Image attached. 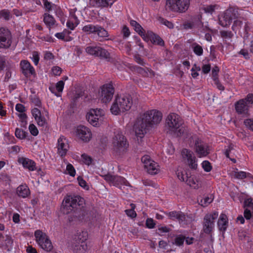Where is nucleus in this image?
<instances>
[{
  "instance_id": "nucleus-1",
  "label": "nucleus",
  "mask_w": 253,
  "mask_h": 253,
  "mask_svg": "<svg viewBox=\"0 0 253 253\" xmlns=\"http://www.w3.org/2000/svg\"><path fill=\"white\" fill-rule=\"evenodd\" d=\"M162 117V113L156 109L148 110L140 115L133 127L136 136L142 138L147 131L161 122Z\"/></svg>"
},
{
  "instance_id": "nucleus-2",
  "label": "nucleus",
  "mask_w": 253,
  "mask_h": 253,
  "mask_svg": "<svg viewBox=\"0 0 253 253\" xmlns=\"http://www.w3.org/2000/svg\"><path fill=\"white\" fill-rule=\"evenodd\" d=\"M184 120L178 114L171 113L169 114L165 120V129L167 132L177 136H185L189 133L188 127L183 126Z\"/></svg>"
},
{
  "instance_id": "nucleus-3",
  "label": "nucleus",
  "mask_w": 253,
  "mask_h": 253,
  "mask_svg": "<svg viewBox=\"0 0 253 253\" xmlns=\"http://www.w3.org/2000/svg\"><path fill=\"white\" fill-rule=\"evenodd\" d=\"M84 200L79 195H67L62 202L61 211L64 214H69L77 211L84 204Z\"/></svg>"
},
{
  "instance_id": "nucleus-4",
  "label": "nucleus",
  "mask_w": 253,
  "mask_h": 253,
  "mask_svg": "<svg viewBox=\"0 0 253 253\" xmlns=\"http://www.w3.org/2000/svg\"><path fill=\"white\" fill-rule=\"evenodd\" d=\"M132 104L131 97L129 96L116 97L110 111L113 114L118 115L120 112H124L129 110Z\"/></svg>"
},
{
  "instance_id": "nucleus-5",
  "label": "nucleus",
  "mask_w": 253,
  "mask_h": 253,
  "mask_svg": "<svg viewBox=\"0 0 253 253\" xmlns=\"http://www.w3.org/2000/svg\"><path fill=\"white\" fill-rule=\"evenodd\" d=\"M239 16L238 8L235 6H229L219 17V24L222 27H226L230 25L232 20L237 19Z\"/></svg>"
},
{
  "instance_id": "nucleus-6",
  "label": "nucleus",
  "mask_w": 253,
  "mask_h": 253,
  "mask_svg": "<svg viewBox=\"0 0 253 253\" xmlns=\"http://www.w3.org/2000/svg\"><path fill=\"white\" fill-rule=\"evenodd\" d=\"M115 134L112 142L114 151L119 154L124 153L128 147V142L121 132L117 131Z\"/></svg>"
},
{
  "instance_id": "nucleus-7",
  "label": "nucleus",
  "mask_w": 253,
  "mask_h": 253,
  "mask_svg": "<svg viewBox=\"0 0 253 253\" xmlns=\"http://www.w3.org/2000/svg\"><path fill=\"white\" fill-rule=\"evenodd\" d=\"M34 235L36 242L42 249L46 252H50L53 249L52 243L45 233L37 230L35 232Z\"/></svg>"
},
{
  "instance_id": "nucleus-8",
  "label": "nucleus",
  "mask_w": 253,
  "mask_h": 253,
  "mask_svg": "<svg viewBox=\"0 0 253 253\" xmlns=\"http://www.w3.org/2000/svg\"><path fill=\"white\" fill-rule=\"evenodd\" d=\"M104 112L101 109H92L86 115L88 123L94 126L100 125L104 120Z\"/></svg>"
},
{
  "instance_id": "nucleus-9",
  "label": "nucleus",
  "mask_w": 253,
  "mask_h": 253,
  "mask_svg": "<svg viewBox=\"0 0 253 253\" xmlns=\"http://www.w3.org/2000/svg\"><path fill=\"white\" fill-rule=\"evenodd\" d=\"M190 0H167V6L171 10L184 12L188 9Z\"/></svg>"
},
{
  "instance_id": "nucleus-10",
  "label": "nucleus",
  "mask_w": 253,
  "mask_h": 253,
  "mask_svg": "<svg viewBox=\"0 0 253 253\" xmlns=\"http://www.w3.org/2000/svg\"><path fill=\"white\" fill-rule=\"evenodd\" d=\"M11 31L6 27H0V49H7L12 43Z\"/></svg>"
},
{
  "instance_id": "nucleus-11",
  "label": "nucleus",
  "mask_w": 253,
  "mask_h": 253,
  "mask_svg": "<svg viewBox=\"0 0 253 253\" xmlns=\"http://www.w3.org/2000/svg\"><path fill=\"white\" fill-rule=\"evenodd\" d=\"M114 92L115 88L111 83L105 84L100 87L99 98L103 103L109 102L112 99Z\"/></svg>"
},
{
  "instance_id": "nucleus-12",
  "label": "nucleus",
  "mask_w": 253,
  "mask_h": 253,
  "mask_svg": "<svg viewBox=\"0 0 253 253\" xmlns=\"http://www.w3.org/2000/svg\"><path fill=\"white\" fill-rule=\"evenodd\" d=\"M182 161L188 165L191 169H196L198 165L196 157L191 150L184 148L181 152Z\"/></svg>"
},
{
  "instance_id": "nucleus-13",
  "label": "nucleus",
  "mask_w": 253,
  "mask_h": 253,
  "mask_svg": "<svg viewBox=\"0 0 253 253\" xmlns=\"http://www.w3.org/2000/svg\"><path fill=\"white\" fill-rule=\"evenodd\" d=\"M141 161L147 171L152 175L158 173L160 171L158 164L152 160L148 155H145L141 158Z\"/></svg>"
},
{
  "instance_id": "nucleus-14",
  "label": "nucleus",
  "mask_w": 253,
  "mask_h": 253,
  "mask_svg": "<svg viewBox=\"0 0 253 253\" xmlns=\"http://www.w3.org/2000/svg\"><path fill=\"white\" fill-rule=\"evenodd\" d=\"M86 52L95 57H99L107 60L111 59L110 53L105 49L98 46H88L85 48Z\"/></svg>"
},
{
  "instance_id": "nucleus-15",
  "label": "nucleus",
  "mask_w": 253,
  "mask_h": 253,
  "mask_svg": "<svg viewBox=\"0 0 253 253\" xmlns=\"http://www.w3.org/2000/svg\"><path fill=\"white\" fill-rule=\"evenodd\" d=\"M218 215V213L217 211L206 214L203 221V230L205 233H211L214 226V221Z\"/></svg>"
},
{
  "instance_id": "nucleus-16",
  "label": "nucleus",
  "mask_w": 253,
  "mask_h": 253,
  "mask_svg": "<svg viewBox=\"0 0 253 253\" xmlns=\"http://www.w3.org/2000/svg\"><path fill=\"white\" fill-rule=\"evenodd\" d=\"M165 214L172 220H177L180 224L186 225L188 224L189 217L188 215L185 214L181 211H165Z\"/></svg>"
},
{
  "instance_id": "nucleus-17",
  "label": "nucleus",
  "mask_w": 253,
  "mask_h": 253,
  "mask_svg": "<svg viewBox=\"0 0 253 253\" xmlns=\"http://www.w3.org/2000/svg\"><path fill=\"white\" fill-rule=\"evenodd\" d=\"M195 150L197 155L200 158L205 157L210 153L209 146L199 138L195 140Z\"/></svg>"
},
{
  "instance_id": "nucleus-18",
  "label": "nucleus",
  "mask_w": 253,
  "mask_h": 253,
  "mask_svg": "<svg viewBox=\"0 0 253 253\" xmlns=\"http://www.w3.org/2000/svg\"><path fill=\"white\" fill-rule=\"evenodd\" d=\"M101 176L110 185L119 186L120 185H127L128 182L123 177L118 175H114L110 173L102 175Z\"/></svg>"
},
{
  "instance_id": "nucleus-19",
  "label": "nucleus",
  "mask_w": 253,
  "mask_h": 253,
  "mask_svg": "<svg viewBox=\"0 0 253 253\" xmlns=\"http://www.w3.org/2000/svg\"><path fill=\"white\" fill-rule=\"evenodd\" d=\"M77 136L84 142H89L92 138L91 130L84 126H78L76 130Z\"/></svg>"
},
{
  "instance_id": "nucleus-20",
  "label": "nucleus",
  "mask_w": 253,
  "mask_h": 253,
  "mask_svg": "<svg viewBox=\"0 0 253 253\" xmlns=\"http://www.w3.org/2000/svg\"><path fill=\"white\" fill-rule=\"evenodd\" d=\"M57 148L59 155L62 157L66 156L69 148V145L68 140L64 136L61 135L58 139Z\"/></svg>"
},
{
  "instance_id": "nucleus-21",
  "label": "nucleus",
  "mask_w": 253,
  "mask_h": 253,
  "mask_svg": "<svg viewBox=\"0 0 253 253\" xmlns=\"http://www.w3.org/2000/svg\"><path fill=\"white\" fill-rule=\"evenodd\" d=\"M20 65L22 74L26 78H29L32 75H36V72L34 67L27 60H21L20 62Z\"/></svg>"
},
{
  "instance_id": "nucleus-22",
  "label": "nucleus",
  "mask_w": 253,
  "mask_h": 253,
  "mask_svg": "<svg viewBox=\"0 0 253 253\" xmlns=\"http://www.w3.org/2000/svg\"><path fill=\"white\" fill-rule=\"evenodd\" d=\"M143 39L146 42L150 41L153 44L160 46H163L165 45V42L163 40L151 31H148L143 38Z\"/></svg>"
},
{
  "instance_id": "nucleus-23",
  "label": "nucleus",
  "mask_w": 253,
  "mask_h": 253,
  "mask_svg": "<svg viewBox=\"0 0 253 253\" xmlns=\"http://www.w3.org/2000/svg\"><path fill=\"white\" fill-rule=\"evenodd\" d=\"M250 107L245 98L239 100L235 104L236 111L239 114L247 115Z\"/></svg>"
},
{
  "instance_id": "nucleus-24",
  "label": "nucleus",
  "mask_w": 253,
  "mask_h": 253,
  "mask_svg": "<svg viewBox=\"0 0 253 253\" xmlns=\"http://www.w3.org/2000/svg\"><path fill=\"white\" fill-rule=\"evenodd\" d=\"M86 238L85 237L83 239L80 238L77 240L73 248V252L74 253H85L87 246L86 243Z\"/></svg>"
},
{
  "instance_id": "nucleus-25",
  "label": "nucleus",
  "mask_w": 253,
  "mask_h": 253,
  "mask_svg": "<svg viewBox=\"0 0 253 253\" xmlns=\"http://www.w3.org/2000/svg\"><path fill=\"white\" fill-rule=\"evenodd\" d=\"M18 162L22 164L24 168L28 169L30 171H34L36 169V163L28 158H20L18 159Z\"/></svg>"
},
{
  "instance_id": "nucleus-26",
  "label": "nucleus",
  "mask_w": 253,
  "mask_h": 253,
  "mask_svg": "<svg viewBox=\"0 0 253 253\" xmlns=\"http://www.w3.org/2000/svg\"><path fill=\"white\" fill-rule=\"evenodd\" d=\"M185 182L191 188L198 189L201 187V182L199 179L195 175H189L185 181Z\"/></svg>"
},
{
  "instance_id": "nucleus-27",
  "label": "nucleus",
  "mask_w": 253,
  "mask_h": 253,
  "mask_svg": "<svg viewBox=\"0 0 253 253\" xmlns=\"http://www.w3.org/2000/svg\"><path fill=\"white\" fill-rule=\"evenodd\" d=\"M16 193L20 197L25 198L30 195V190L26 184H21L16 189Z\"/></svg>"
},
{
  "instance_id": "nucleus-28",
  "label": "nucleus",
  "mask_w": 253,
  "mask_h": 253,
  "mask_svg": "<svg viewBox=\"0 0 253 253\" xmlns=\"http://www.w3.org/2000/svg\"><path fill=\"white\" fill-rule=\"evenodd\" d=\"M228 224V219L225 213H221L217 222V225L219 230L225 232L227 229Z\"/></svg>"
},
{
  "instance_id": "nucleus-29",
  "label": "nucleus",
  "mask_w": 253,
  "mask_h": 253,
  "mask_svg": "<svg viewBox=\"0 0 253 253\" xmlns=\"http://www.w3.org/2000/svg\"><path fill=\"white\" fill-rule=\"evenodd\" d=\"M64 82L63 81H60L57 82L55 85V87L51 86H49V90L56 96L59 97L61 96L60 93L62 92L64 86Z\"/></svg>"
},
{
  "instance_id": "nucleus-30",
  "label": "nucleus",
  "mask_w": 253,
  "mask_h": 253,
  "mask_svg": "<svg viewBox=\"0 0 253 253\" xmlns=\"http://www.w3.org/2000/svg\"><path fill=\"white\" fill-rule=\"evenodd\" d=\"M43 21L49 30L54 27L56 22L55 18L48 13L43 15Z\"/></svg>"
},
{
  "instance_id": "nucleus-31",
  "label": "nucleus",
  "mask_w": 253,
  "mask_h": 253,
  "mask_svg": "<svg viewBox=\"0 0 253 253\" xmlns=\"http://www.w3.org/2000/svg\"><path fill=\"white\" fill-rule=\"evenodd\" d=\"M115 0H109L108 1L107 0H90V4L94 7H107L109 4H112Z\"/></svg>"
},
{
  "instance_id": "nucleus-32",
  "label": "nucleus",
  "mask_w": 253,
  "mask_h": 253,
  "mask_svg": "<svg viewBox=\"0 0 253 253\" xmlns=\"http://www.w3.org/2000/svg\"><path fill=\"white\" fill-rule=\"evenodd\" d=\"M135 71L145 77H152L155 76V73L151 69L148 68H143L139 66L134 68Z\"/></svg>"
},
{
  "instance_id": "nucleus-33",
  "label": "nucleus",
  "mask_w": 253,
  "mask_h": 253,
  "mask_svg": "<svg viewBox=\"0 0 253 253\" xmlns=\"http://www.w3.org/2000/svg\"><path fill=\"white\" fill-rule=\"evenodd\" d=\"M79 24V20L75 14L70 15L67 22V27L71 30H74Z\"/></svg>"
},
{
  "instance_id": "nucleus-34",
  "label": "nucleus",
  "mask_w": 253,
  "mask_h": 253,
  "mask_svg": "<svg viewBox=\"0 0 253 253\" xmlns=\"http://www.w3.org/2000/svg\"><path fill=\"white\" fill-rule=\"evenodd\" d=\"M130 24L134 28V30L143 38L146 33L142 26L135 20H131Z\"/></svg>"
},
{
  "instance_id": "nucleus-35",
  "label": "nucleus",
  "mask_w": 253,
  "mask_h": 253,
  "mask_svg": "<svg viewBox=\"0 0 253 253\" xmlns=\"http://www.w3.org/2000/svg\"><path fill=\"white\" fill-rule=\"evenodd\" d=\"M98 25L88 24L84 26L82 30L87 34H95L96 29Z\"/></svg>"
},
{
  "instance_id": "nucleus-36",
  "label": "nucleus",
  "mask_w": 253,
  "mask_h": 253,
  "mask_svg": "<svg viewBox=\"0 0 253 253\" xmlns=\"http://www.w3.org/2000/svg\"><path fill=\"white\" fill-rule=\"evenodd\" d=\"M176 175L178 178L181 181L185 182L186 180L189 176L186 170L182 168H178L176 171Z\"/></svg>"
},
{
  "instance_id": "nucleus-37",
  "label": "nucleus",
  "mask_w": 253,
  "mask_h": 253,
  "mask_svg": "<svg viewBox=\"0 0 253 253\" xmlns=\"http://www.w3.org/2000/svg\"><path fill=\"white\" fill-rule=\"evenodd\" d=\"M75 214V216L77 217L79 220L84 219L85 216L87 214V211L84 207V205L78 209L77 211H74Z\"/></svg>"
},
{
  "instance_id": "nucleus-38",
  "label": "nucleus",
  "mask_w": 253,
  "mask_h": 253,
  "mask_svg": "<svg viewBox=\"0 0 253 253\" xmlns=\"http://www.w3.org/2000/svg\"><path fill=\"white\" fill-rule=\"evenodd\" d=\"M191 48L195 54L201 56L203 53L202 47L197 42H193L191 45Z\"/></svg>"
},
{
  "instance_id": "nucleus-39",
  "label": "nucleus",
  "mask_w": 253,
  "mask_h": 253,
  "mask_svg": "<svg viewBox=\"0 0 253 253\" xmlns=\"http://www.w3.org/2000/svg\"><path fill=\"white\" fill-rule=\"evenodd\" d=\"M100 38H105L109 37V34L107 30L100 25H98L95 34Z\"/></svg>"
},
{
  "instance_id": "nucleus-40",
  "label": "nucleus",
  "mask_w": 253,
  "mask_h": 253,
  "mask_svg": "<svg viewBox=\"0 0 253 253\" xmlns=\"http://www.w3.org/2000/svg\"><path fill=\"white\" fill-rule=\"evenodd\" d=\"M130 206L131 209L126 210L125 211L128 216H129L131 218H134L137 215L136 212L134 211V209L136 207L135 205L134 204H131Z\"/></svg>"
},
{
  "instance_id": "nucleus-41",
  "label": "nucleus",
  "mask_w": 253,
  "mask_h": 253,
  "mask_svg": "<svg viewBox=\"0 0 253 253\" xmlns=\"http://www.w3.org/2000/svg\"><path fill=\"white\" fill-rule=\"evenodd\" d=\"M213 199V198L212 195H211L210 197H206L201 200L199 204L203 207H207L212 202Z\"/></svg>"
},
{
  "instance_id": "nucleus-42",
  "label": "nucleus",
  "mask_w": 253,
  "mask_h": 253,
  "mask_svg": "<svg viewBox=\"0 0 253 253\" xmlns=\"http://www.w3.org/2000/svg\"><path fill=\"white\" fill-rule=\"evenodd\" d=\"M185 240V237L182 235L176 236L174 239V244L177 246H181L183 245Z\"/></svg>"
},
{
  "instance_id": "nucleus-43",
  "label": "nucleus",
  "mask_w": 253,
  "mask_h": 253,
  "mask_svg": "<svg viewBox=\"0 0 253 253\" xmlns=\"http://www.w3.org/2000/svg\"><path fill=\"white\" fill-rule=\"evenodd\" d=\"M10 12L8 9H2L0 10V19L3 18L4 20L7 21L10 19Z\"/></svg>"
},
{
  "instance_id": "nucleus-44",
  "label": "nucleus",
  "mask_w": 253,
  "mask_h": 253,
  "mask_svg": "<svg viewBox=\"0 0 253 253\" xmlns=\"http://www.w3.org/2000/svg\"><path fill=\"white\" fill-rule=\"evenodd\" d=\"M218 7L219 6L217 4H211L206 6L203 9L205 12L212 14Z\"/></svg>"
},
{
  "instance_id": "nucleus-45",
  "label": "nucleus",
  "mask_w": 253,
  "mask_h": 253,
  "mask_svg": "<svg viewBox=\"0 0 253 253\" xmlns=\"http://www.w3.org/2000/svg\"><path fill=\"white\" fill-rule=\"evenodd\" d=\"M220 34L221 38L225 40L230 39L233 36V34L232 32L229 31H221L220 32Z\"/></svg>"
},
{
  "instance_id": "nucleus-46",
  "label": "nucleus",
  "mask_w": 253,
  "mask_h": 253,
  "mask_svg": "<svg viewBox=\"0 0 253 253\" xmlns=\"http://www.w3.org/2000/svg\"><path fill=\"white\" fill-rule=\"evenodd\" d=\"M42 0L44 5V7L45 8V10L48 12L52 11L53 9V6H55L56 5L48 1L47 0Z\"/></svg>"
},
{
  "instance_id": "nucleus-47",
  "label": "nucleus",
  "mask_w": 253,
  "mask_h": 253,
  "mask_svg": "<svg viewBox=\"0 0 253 253\" xmlns=\"http://www.w3.org/2000/svg\"><path fill=\"white\" fill-rule=\"evenodd\" d=\"M27 132L23 130L17 128H16L15 134L16 137L19 139H24L26 137Z\"/></svg>"
},
{
  "instance_id": "nucleus-48",
  "label": "nucleus",
  "mask_w": 253,
  "mask_h": 253,
  "mask_svg": "<svg viewBox=\"0 0 253 253\" xmlns=\"http://www.w3.org/2000/svg\"><path fill=\"white\" fill-rule=\"evenodd\" d=\"M243 22L240 19H237L234 21V23L232 26V29L234 31L239 30L242 27Z\"/></svg>"
},
{
  "instance_id": "nucleus-49",
  "label": "nucleus",
  "mask_w": 253,
  "mask_h": 253,
  "mask_svg": "<svg viewBox=\"0 0 253 253\" xmlns=\"http://www.w3.org/2000/svg\"><path fill=\"white\" fill-rule=\"evenodd\" d=\"M39 126H44L46 124V120L44 116H40L35 119Z\"/></svg>"
},
{
  "instance_id": "nucleus-50",
  "label": "nucleus",
  "mask_w": 253,
  "mask_h": 253,
  "mask_svg": "<svg viewBox=\"0 0 253 253\" xmlns=\"http://www.w3.org/2000/svg\"><path fill=\"white\" fill-rule=\"evenodd\" d=\"M52 10H54L55 15L59 18H62L64 15V13L61 8L57 5L53 6V9Z\"/></svg>"
},
{
  "instance_id": "nucleus-51",
  "label": "nucleus",
  "mask_w": 253,
  "mask_h": 253,
  "mask_svg": "<svg viewBox=\"0 0 253 253\" xmlns=\"http://www.w3.org/2000/svg\"><path fill=\"white\" fill-rule=\"evenodd\" d=\"M81 157L83 160V162L84 164L87 165H89L92 162V158L88 155L85 154L82 155Z\"/></svg>"
},
{
  "instance_id": "nucleus-52",
  "label": "nucleus",
  "mask_w": 253,
  "mask_h": 253,
  "mask_svg": "<svg viewBox=\"0 0 253 253\" xmlns=\"http://www.w3.org/2000/svg\"><path fill=\"white\" fill-rule=\"evenodd\" d=\"M202 165L203 169L206 172H210L212 169L211 163L208 161H203Z\"/></svg>"
},
{
  "instance_id": "nucleus-53",
  "label": "nucleus",
  "mask_w": 253,
  "mask_h": 253,
  "mask_svg": "<svg viewBox=\"0 0 253 253\" xmlns=\"http://www.w3.org/2000/svg\"><path fill=\"white\" fill-rule=\"evenodd\" d=\"M66 170L68 173L72 176H74L76 174V170L73 165L71 164H68L67 165Z\"/></svg>"
},
{
  "instance_id": "nucleus-54",
  "label": "nucleus",
  "mask_w": 253,
  "mask_h": 253,
  "mask_svg": "<svg viewBox=\"0 0 253 253\" xmlns=\"http://www.w3.org/2000/svg\"><path fill=\"white\" fill-rule=\"evenodd\" d=\"M121 34L123 35L124 38H126L129 36L130 32L129 28L126 25L123 26L121 31Z\"/></svg>"
},
{
  "instance_id": "nucleus-55",
  "label": "nucleus",
  "mask_w": 253,
  "mask_h": 253,
  "mask_svg": "<svg viewBox=\"0 0 253 253\" xmlns=\"http://www.w3.org/2000/svg\"><path fill=\"white\" fill-rule=\"evenodd\" d=\"M219 68L217 66H214L211 71V78L213 80L218 79Z\"/></svg>"
},
{
  "instance_id": "nucleus-56",
  "label": "nucleus",
  "mask_w": 253,
  "mask_h": 253,
  "mask_svg": "<svg viewBox=\"0 0 253 253\" xmlns=\"http://www.w3.org/2000/svg\"><path fill=\"white\" fill-rule=\"evenodd\" d=\"M157 230L158 231V234L162 235V233H168L170 231V229L166 226H159Z\"/></svg>"
},
{
  "instance_id": "nucleus-57",
  "label": "nucleus",
  "mask_w": 253,
  "mask_h": 253,
  "mask_svg": "<svg viewBox=\"0 0 253 253\" xmlns=\"http://www.w3.org/2000/svg\"><path fill=\"white\" fill-rule=\"evenodd\" d=\"M29 129L31 133L34 136H37L39 133V130L35 125L34 124H30L29 126Z\"/></svg>"
},
{
  "instance_id": "nucleus-58",
  "label": "nucleus",
  "mask_w": 253,
  "mask_h": 253,
  "mask_svg": "<svg viewBox=\"0 0 253 253\" xmlns=\"http://www.w3.org/2000/svg\"><path fill=\"white\" fill-rule=\"evenodd\" d=\"M235 146L232 143H230L228 146V148L225 150L224 154L226 157L228 158H230V154L231 151L234 150Z\"/></svg>"
},
{
  "instance_id": "nucleus-59",
  "label": "nucleus",
  "mask_w": 253,
  "mask_h": 253,
  "mask_svg": "<svg viewBox=\"0 0 253 253\" xmlns=\"http://www.w3.org/2000/svg\"><path fill=\"white\" fill-rule=\"evenodd\" d=\"M244 208L245 209L253 210V203L252 199H247L244 202Z\"/></svg>"
},
{
  "instance_id": "nucleus-60",
  "label": "nucleus",
  "mask_w": 253,
  "mask_h": 253,
  "mask_svg": "<svg viewBox=\"0 0 253 253\" xmlns=\"http://www.w3.org/2000/svg\"><path fill=\"white\" fill-rule=\"evenodd\" d=\"M156 223L154 220L151 218H147L146 221V226L149 229L154 228L155 226Z\"/></svg>"
},
{
  "instance_id": "nucleus-61",
  "label": "nucleus",
  "mask_w": 253,
  "mask_h": 253,
  "mask_svg": "<svg viewBox=\"0 0 253 253\" xmlns=\"http://www.w3.org/2000/svg\"><path fill=\"white\" fill-rule=\"evenodd\" d=\"M13 240L11 237L9 236H6V239L5 240V245L7 248H11L13 245Z\"/></svg>"
},
{
  "instance_id": "nucleus-62",
  "label": "nucleus",
  "mask_w": 253,
  "mask_h": 253,
  "mask_svg": "<svg viewBox=\"0 0 253 253\" xmlns=\"http://www.w3.org/2000/svg\"><path fill=\"white\" fill-rule=\"evenodd\" d=\"M71 33V32H69V31H64L62 33H56L55 36L58 39L62 40L64 41L65 35H66V33H67L68 34H70Z\"/></svg>"
},
{
  "instance_id": "nucleus-63",
  "label": "nucleus",
  "mask_w": 253,
  "mask_h": 253,
  "mask_svg": "<svg viewBox=\"0 0 253 253\" xmlns=\"http://www.w3.org/2000/svg\"><path fill=\"white\" fill-rule=\"evenodd\" d=\"M52 72L54 76H60L62 73V69L58 66H54L52 69Z\"/></svg>"
},
{
  "instance_id": "nucleus-64",
  "label": "nucleus",
  "mask_w": 253,
  "mask_h": 253,
  "mask_svg": "<svg viewBox=\"0 0 253 253\" xmlns=\"http://www.w3.org/2000/svg\"><path fill=\"white\" fill-rule=\"evenodd\" d=\"M244 124L250 129L253 131V119H246L244 121Z\"/></svg>"
}]
</instances>
